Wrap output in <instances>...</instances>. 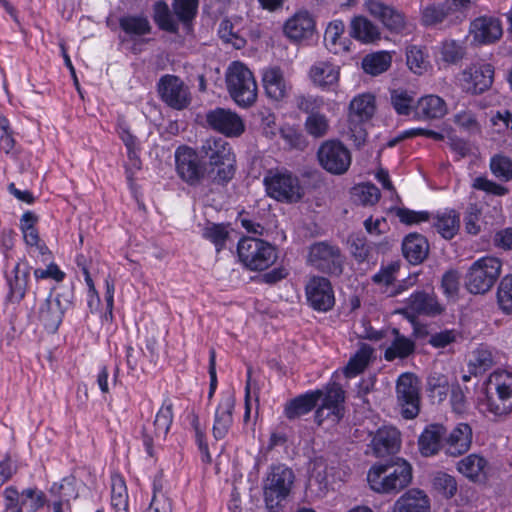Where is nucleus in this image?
Masks as SVG:
<instances>
[{
    "instance_id": "nucleus-1",
    "label": "nucleus",
    "mask_w": 512,
    "mask_h": 512,
    "mask_svg": "<svg viewBox=\"0 0 512 512\" xmlns=\"http://www.w3.org/2000/svg\"><path fill=\"white\" fill-rule=\"evenodd\" d=\"M412 479V466L402 458L384 464H374L367 473L370 489L383 495L398 494L410 485Z\"/></svg>"
},
{
    "instance_id": "nucleus-2",
    "label": "nucleus",
    "mask_w": 512,
    "mask_h": 512,
    "mask_svg": "<svg viewBox=\"0 0 512 512\" xmlns=\"http://www.w3.org/2000/svg\"><path fill=\"white\" fill-rule=\"evenodd\" d=\"M483 411L497 418L512 413V371L497 369L486 381V396L480 402Z\"/></svg>"
},
{
    "instance_id": "nucleus-3",
    "label": "nucleus",
    "mask_w": 512,
    "mask_h": 512,
    "mask_svg": "<svg viewBox=\"0 0 512 512\" xmlns=\"http://www.w3.org/2000/svg\"><path fill=\"white\" fill-rule=\"evenodd\" d=\"M200 153L208 160L207 166L213 183L229 182L235 174L236 159L231 145L220 137L206 139Z\"/></svg>"
},
{
    "instance_id": "nucleus-4",
    "label": "nucleus",
    "mask_w": 512,
    "mask_h": 512,
    "mask_svg": "<svg viewBox=\"0 0 512 512\" xmlns=\"http://www.w3.org/2000/svg\"><path fill=\"white\" fill-rule=\"evenodd\" d=\"M503 261L491 255L475 260L464 276V286L473 295H484L491 291L500 279Z\"/></svg>"
},
{
    "instance_id": "nucleus-5",
    "label": "nucleus",
    "mask_w": 512,
    "mask_h": 512,
    "mask_svg": "<svg viewBox=\"0 0 512 512\" xmlns=\"http://www.w3.org/2000/svg\"><path fill=\"white\" fill-rule=\"evenodd\" d=\"M227 91L232 100L241 108L256 103L258 86L252 71L242 62H232L225 73Z\"/></svg>"
},
{
    "instance_id": "nucleus-6",
    "label": "nucleus",
    "mask_w": 512,
    "mask_h": 512,
    "mask_svg": "<svg viewBox=\"0 0 512 512\" xmlns=\"http://www.w3.org/2000/svg\"><path fill=\"white\" fill-rule=\"evenodd\" d=\"M263 185L270 198L283 203H296L305 193L298 176L284 168L268 170Z\"/></svg>"
},
{
    "instance_id": "nucleus-7",
    "label": "nucleus",
    "mask_w": 512,
    "mask_h": 512,
    "mask_svg": "<svg viewBox=\"0 0 512 512\" xmlns=\"http://www.w3.org/2000/svg\"><path fill=\"white\" fill-rule=\"evenodd\" d=\"M175 167L178 177L190 187H198L211 178L205 159L198 151L188 146L176 149Z\"/></svg>"
},
{
    "instance_id": "nucleus-8",
    "label": "nucleus",
    "mask_w": 512,
    "mask_h": 512,
    "mask_svg": "<svg viewBox=\"0 0 512 512\" xmlns=\"http://www.w3.org/2000/svg\"><path fill=\"white\" fill-rule=\"evenodd\" d=\"M241 263L252 271H262L273 265L277 252L270 243L255 237H243L237 245Z\"/></svg>"
},
{
    "instance_id": "nucleus-9",
    "label": "nucleus",
    "mask_w": 512,
    "mask_h": 512,
    "mask_svg": "<svg viewBox=\"0 0 512 512\" xmlns=\"http://www.w3.org/2000/svg\"><path fill=\"white\" fill-rule=\"evenodd\" d=\"M294 483L293 471L283 464L274 465L263 483V494L266 507L275 512L289 496Z\"/></svg>"
},
{
    "instance_id": "nucleus-10",
    "label": "nucleus",
    "mask_w": 512,
    "mask_h": 512,
    "mask_svg": "<svg viewBox=\"0 0 512 512\" xmlns=\"http://www.w3.org/2000/svg\"><path fill=\"white\" fill-rule=\"evenodd\" d=\"M345 258L336 245L321 241L309 247L307 263L314 269L339 276L343 272Z\"/></svg>"
},
{
    "instance_id": "nucleus-11",
    "label": "nucleus",
    "mask_w": 512,
    "mask_h": 512,
    "mask_svg": "<svg viewBox=\"0 0 512 512\" xmlns=\"http://www.w3.org/2000/svg\"><path fill=\"white\" fill-rule=\"evenodd\" d=\"M322 391L321 405L315 412V420L318 425L327 422L328 426H334L343 417L344 391L336 383L327 385Z\"/></svg>"
},
{
    "instance_id": "nucleus-12",
    "label": "nucleus",
    "mask_w": 512,
    "mask_h": 512,
    "mask_svg": "<svg viewBox=\"0 0 512 512\" xmlns=\"http://www.w3.org/2000/svg\"><path fill=\"white\" fill-rule=\"evenodd\" d=\"M397 400L402 416L406 419L415 418L420 411V384L412 373L399 376L396 385Z\"/></svg>"
},
{
    "instance_id": "nucleus-13",
    "label": "nucleus",
    "mask_w": 512,
    "mask_h": 512,
    "mask_svg": "<svg viewBox=\"0 0 512 512\" xmlns=\"http://www.w3.org/2000/svg\"><path fill=\"white\" fill-rule=\"evenodd\" d=\"M368 338L375 341H382L380 348H385L384 358L393 361L397 358L403 359L411 355L415 349L414 342L400 334L397 329L373 331Z\"/></svg>"
},
{
    "instance_id": "nucleus-14",
    "label": "nucleus",
    "mask_w": 512,
    "mask_h": 512,
    "mask_svg": "<svg viewBox=\"0 0 512 512\" xmlns=\"http://www.w3.org/2000/svg\"><path fill=\"white\" fill-rule=\"evenodd\" d=\"M375 112V98L370 93L355 96L349 106V123L352 137L358 144L363 143L366 132L361 124L370 120Z\"/></svg>"
},
{
    "instance_id": "nucleus-15",
    "label": "nucleus",
    "mask_w": 512,
    "mask_h": 512,
    "mask_svg": "<svg viewBox=\"0 0 512 512\" xmlns=\"http://www.w3.org/2000/svg\"><path fill=\"white\" fill-rule=\"evenodd\" d=\"M161 100L175 110H183L191 102L189 88L178 76L166 74L157 84Z\"/></svg>"
},
{
    "instance_id": "nucleus-16",
    "label": "nucleus",
    "mask_w": 512,
    "mask_h": 512,
    "mask_svg": "<svg viewBox=\"0 0 512 512\" xmlns=\"http://www.w3.org/2000/svg\"><path fill=\"white\" fill-rule=\"evenodd\" d=\"M321 166L331 174H344L351 165L350 151L339 141L324 142L318 150Z\"/></svg>"
},
{
    "instance_id": "nucleus-17",
    "label": "nucleus",
    "mask_w": 512,
    "mask_h": 512,
    "mask_svg": "<svg viewBox=\"0 0 512 512\" xmlns=\"http://www.w3.org/2000/svg\"><path fill=\"white\" fill-rule=\"evenodd\" d=\"M493 79L494 67L488 63H477L464 69L459 81L465 92L477 95L488 90L493 84Z\"/></svg>"
},
{
    "instance_id": "nucleus-18",
    "label": "nucleus",
    "mask_w": 512,
    "mask_h": 512,
    "mask_svg": "<svg viewBox=\"0 0 512 512\" xmlns=\"http://www.w3.org/2000/svg\"><path fill=\"white\" fill-rule=\"evenodd\" d=\"M206 122L211 129L226 137H239L245 131L243 119L231 109L218 107L208 111Z\"/></svg>"
},
{
    "instance_id": "nucleus-19",
    "label": "nucleus",
    "mask_w": 512,
    "mask_h": 512,
    "mask_svg": "<svg viewBox=\"0 0 512 512\" xmlns=\"http://www.w3.org/2000/svg\"><path fill=\"white\" fill-rule=\"evenodd\" d=\"M305 294L308 304L316 311L327 312L335 304L332 284L323 276L311 277L305 286Z\"/></svg>"
},
{
    "instance_id": "nucleus-20",
    "label": "nucleus",
    "mask_w": 512,
    "mask_h": 512,
    "mask_svg": "<svg viewBox=\"0 0 512 512\" xmlns=\"http://www.w3.org/2000/svg\"><path fill=\"white\" fill-rule=\"evenodd\" d=\"M364 8L374 18L393 33H403L407 29V22L404 15L392 6L380 0H365Z\"/></svg>"
},
{
    "instance_id": "nucleus-21",
    "label": "nucleus",
    "mask_w": 512,
    "mask_h": 512,
    "mask_svg": "<svg viewBox=\"0 0 512 512\" xmlns=\"http://www.w3.org/2000/svg\"><path fill=\"white\" fill-rule=\"evenodd\" d=\"M39 217L32 211H26L20 218L19 228L23 235L25 244L28 246V252L31 255L40 256L42 261L50 258V251L45 242L40 238L36 225Z\"/></svg>"
},
{
    "instance_id": "nucleus-22",
    "label": "nucleus",
    "mask_w": 512,
    "mask_h": 512,
    "mask_svg": "<svg viewBox=\"0 0 512 512\" xmlns=\"http://www.w3.org/2000/svg\"><path fill=\"white\" fill-rule=\"evenodd\" d=\"M261 82L266 96L281 101L289 96L292 85L283 69L276 65L265 67L261 71Z\"/></svg>"
},
{
    "instance_id": "nucleus-23",
    "label": "nucleus",
    "mask_w": 512,
    "mask_h": 512,
    "mask_svg": "<svg viewBox=\"0 0 512 512\" xmlns=\"http://www.w3.org/2000/svg\"><path fill=\"white\" fill-rule=\"evenodd\" d=\"M173 422V404L169 399H165L158 410L153 423L154 432L151 433L147 427L143 428V443L146 452L153 455V440L164 439Z\"/></svg>"
},
{
    "instance_id": "nucleus-24",
    "label": "nucleus",
    "mask_w": 512,
    "mask_h": 512,
    "mask_svg": "<svg viewBox=\"0 0 512 512\" xmlns=\"http://www.w3.org/2000/svg\"><path fill=\"white\" fill-rule=\"evenodd\" d=\"M315 31V19L305 10L293 14L283 25L284 35L292 42H301L310 39Z\"/></svg>"
},
{
    "instance_id": "nucleus-25",
    "label": "nucleus",
    "mask_w": 512,
    "mask_h": 512,
    "mask_svg": "<svg viewBox=\"0 0 512 512\" xmlns=\"http://www.w3.org/2000/svg\"><path fill=\"white\" fill-rule=\"evenodd\" d=\"M59 295L50 294L38 307L36 316L40 324L51 333L57 331L62 322L64 310Z\"/></svg>"
},
{
    "instance_id": "nucleus-26",
    "label": "nucleus",
    "mask_w": 512,
    "mask_h": 512,
    "mask_svg": "<svg viewBox=\"0 0 512 512\" xmlns=\"http://www.w3.org/2000/svg\"><path fill=\"white\" fill-rule=\"evenodd\" d=\"M234 408L235 397L230 393L225 394L217 405L214 414L212 434L216 440L224 439L227 436L233 424Z\"/></svg>"
},
{
    "instance_id": "nucleus-27",
    "label": "nucleus",
    "mask_w": 512,
    "mask_h": 512,
    "mask_svg": "<svg viewBox=\"0 0 512 512\" xmlns=\"http://www.w3.org/2000/svg\"><path fill=\"white\" fill-rule=\"evenodd\" d=\"M391 512H431V501L424 490L411 488L393 503Z\"/></svg>"
},
{
    "instance_id": "nucleus-28",
    "label": "nucleus",
    "mask_w": 512,
    "mask_h": 512,
    "mask_svg": "<svg viewBox=\"0 0 512 512\" xmlns=\"http://www.w3.org/2000/svg\"><path fill=\"white\" fill-rule=\"evenodd\" d=\"M30 276V268L28 264L21 261L17 262L11 272L6 274L9 292L7 299L11 303H19L26 295L28 281Z\"/></svg>"
},
{
    "instance_id": "nucleus-29",
    "label": "nucleus",
    "mask_w": 512,
    "mask_h": 512,
    "mask_svg": "<svg viewBox=\"0 0 512 512\" xmlns=\"http://www.w3.org/2000/svg\"><path fill=\"white\" fill-rule=\"evenodd\" d=\"M401 446L400 432L393 426H383L371 440V448L377 457L398 452Z\"/></svg>"
},
{
    "instance_id": "nucleus-30",
    "label": "nucleus",
    "mask_w": 512,
    "mask_h": 512,
    "mask_svg": "<svg viewBox=\"0 0 512 512\" xmlns=\"http://www.w3.org/2000/svg\"><path fill=\"white\" fill-rule=\"evenodd\" d=\"M472 428L467 423H459L444 440L447 455L458 457L466 453L472 444Z\"/></svg>"
},
{
    "instance_id": "nucleus-31",
    "label": "nucleus",
    "mask_w": 512,
    "mask_h": 512,
    "mask_svg": "<svg viewBox=\"0 0 512 512\" xmlns=\"http://www.w3.org/2000/svg\"><path fill=\"white\" fill-rule=\"evenodd\" d=\"M502 26L498 19L480 17L470 25L473 41L478 44H488L497 41L502 36Z\"/></svg>"
},
{
    "instance_id": "nucleus-32",
    "label": "nucleus",
    "mask_w": 512,
    "mask_h": 512,
    "mask_svg": "<svg viewBox=\"0 0 512 512\" xmlns=\"http://www.w3.org/2000/svg\"><path fill=\"white\" fill-rule=\"evenodd\" d=\"M446 429L441 424H430L425 427L418 438V447L421 455L430 457L436 455L444 448Z\"/></svg>"
},
{
    "instance_id": "nucleus-33",
    "label": "nucleus",
    "mask_w": 512,
    "mask_h": 512,
    "mask_svg": "<svg viewBox=\"0 0 512 512\" xmlns=\"http://www.w3.org/2000/svg\"><path fill=\"white\" fill-rule=\"evenodd\" d=\"M309 78L320 88L335 87L339 82L340 67L327 60L317 61L309 70Z\"/></svg>"
},
{
    "instance_id": "nucleus-34",
    "label": "nucleus",
    "mask_w": 512,
    "mask_h": 512,
    "mask_svg": "<svg viewBox=\"0 0 512 512\" xmlns=\"http://www.w3.org/2000/svg\"><path fill=\"white\" fill-rule=\"evenodd\" d=\"M446 112L445 101L434 94L421 97L415 105V115L422 120L441 118Z\"/></svg>"
},
{
    "instance_id": "nucleus-35",
    "label": "nucleus",
    "mask_w": 512,
    "mask_h": 512,
    "mask_svg": "<svg viewBox=\"0 0 512 512\" xmlns=\"http://www.w3.org/2000/svg\"><path fill=\"white\" fill-rule=\"evenodd\" d=\"M345 25L341 20L329 23L324 33L326 48L334 53L341 54L349 50L350 40L344 36Z\"/></svg>"
},
{
    "instance_id": "nucleus-36",
    "label": "nucleus",
    "mask_w": 512,
    "mask_h": 512,
    "mask_svg": "<svg viewBox=\"0 0 512 512\" xmlns=\"http://www.w3.org/2000/svg\"><path fill=\"white\" fill-rule=\"evenodd\" d=\"M322 395V390H315L291 400L287 403L284 410L286 417L288 419H296L309 413L316 406Z\"/></svg>"
},
{
    "instance_id": "nucleus-37",
    "label": "nucleus",
    "mask_w": 512,
    "mask_h": 512,
    "mask_svg": "<svg viewBox=\"0 0 512 512\" xmlns=\"http://www.w3.org/2000/svg\"><path fill=\"white\" fill-rule=\"evenodd\" d=\"M407 309L415 314L437 315L442 308L434 295L417 291L407 299Z\"/></svg>"
},
{
    "instance_id": "nucleus-38",
    "label": "nucleus",
    "mask_w": 512,
    "mask_h": 512,
    "mask_svg": "<svg viewBox=\"0 0 512 512\" xmlns=\"http://www.w3.org/2000/svg\"><path fill=\"white\" fill-rule=\"evenodd\" d=\"M428 242L420 234H409L402 243L403 254L413 264L422 262L428 254Z\"/></svg>"
},
{
    "instance_id": "nucleus-39",
    "label": "nucleus",
    "mask_w": 512,
    "mask_h": 512,
    "mask_svg": "<svg viewBox=\"0 0 512 512\" xmlns=\"http://www.w3.org/2000/svg\"><path fill=\"white\" fill-rule=\"evenodd\" d=\"M457 471L472 481H478L485 477L487 461L477 454H470L457 463Z\"/></svg>"
},
{
    "instance_id": "nucleus-40",
    "label": "nucleus",
    "mask_w": 512,
    "mask_h": 512,
    "mask_svg": "<svg viewBox=\"0 0 512 512\" xmlns=\"http://www.w3.org/2000/svg\"><path fill=\"white\" fill-rule=\"evenodd\" d=\"M350 34L362 43H373L380 39L379 28L363 16L352 19Z\"/></svg>"
},
{
    "instance_id": "nucleus-41",
    "label": "nucleus",
    "mask_w": 512,
    "mask_h": 512,
    "mask_svg": "<svg viewBox=\"0 0 512 512\" xmlns=\"http://www.w3.org/2000/svg\"><path fill=\"white\" fill-rule=\"evenodd\" d=\"M433 226L445 239H452L459 231L460 217L454 210H446L434 216Z\"/></svg>"
},
{
    "instance_id": "nucleus-42",
    "label": "nucleus",
    "mask_w": 512,
    "mask_h": 512,
    "mask_svg": "<svg viewBox=\"0 0 512 512\" xmlns=\"http://www.w3.org/2000/svg\"><path fill=\"white\" fill-rule=\"evenodd\" d=\"M373 348L368 344H360L356 353L350 358L346 367L344 368V374L346 377L352 378L362 373L368 366L372 356Z\"/></svg>"
},
{
    "instance_id": "nucleus-43",
    "label": "nucleus",
    "mask_w": 512,
    "mask_h": 512,
    "mask_svg": "<svg viewBox=\"0 0 512 512\" xmlns=\"http://www.w3.org/2000/svg\"><path fill=\"white\" fill-rule=\"evenodd\" d=\"M421 21L425 26H436L439 24L456 23L446 8L444 2L434 3L423 8L421 12Z\"/></svg>"
},
{
    "instance_id": "nucleus-44",
    "label": "nucleus",
    "mask_w": 512,
    "mask_h": 512,
    "mask_svg": "<svg viewBox=\"0 0 512 512\" xmlns=\"http://www.w3.org/2000/svg\"><path fill=\"white\" fill-rule=\"evenodd\" d=\"M77 480L73 476L64 477L59 482H54L49 493L55 499L53 501H62L65 503L71 502L78 497Z\"/></svg>"
},
{
    "instance_id": "nucleus-45",
    "label": "nucleus",
    "mask_w": 512,
    "mask_h": 512,
    "mask_svg": "<svg viewBox=\"0 0 512 512\" xmlns=\"http://www.w3.org/2000/svg\"><path fill=\"white\" fill-rule=\"evenodd\" d=\"M392 63V55L387 51H379L368 54L363 58L362 67L370 75L377 76L389 69Z\"/></svg>"
},
{
    "instance_id": "nucleus-46",
    "label": "nucleus",
    "mask_w": 512,
    "mask_h": 512,
    "mask_svg": "<svg viewBox=\"0 0 512 512\" xmlns=\"http://www.w3.org/2000/svg\"><path fill=\"white\" fill-rule=\"evenodd\" d=\"M406 62L409 69L417 75L424 74L430 68L428 54L420 46L412 45L407 48Z\"/></svg>"
},
{
    "instance_id": "nucleus-47",
    "label": "nucleus",
    "mask_w": 512,
    "mask_h": 512,
    "mask_svg": "<svg viewBox=\"0 0 512 512\" xmlns=\"http://www.w3.org/2000/svg\"><path fill=\"white\" fill-rule=\"evenodd\" d=\"M498 362V354L493 349L485 346L477 348L472 355L470 365L474 369V373H481Z\"/></svg>"
},
{
    "instance_id": "nucleus-48",
    "label": "nucleus",
    "mask_w": 512,
    "mask_h": 512,
    "mask_svg": "<svg viewBox=\"0 0 512 512\" xmlns=\"http://www.w3.org/2000/svg\"><path fill=\"white\" fill-rule=\"evenodd\" d=\"M466 53L464 41L446 39L439 46V54L442 61L448 64H455L463 59Z\"/></svg>"
},
{
    "instance_id": "nucleus-49",
    "label": "nucleus",
    "mask_w": 512,
    "mask_h": 512,
    "mask_svg": "<svg viewBox=\"0 0 512 512\" xmlns=\"http://www.w3.org/2000/svg\"><path fill=\"white\" fill-rule=\"evenodd\" d=\"M111 505L115 512H128V494L124 480L119 476L112 478Z\"/></svg>"
},
{
    "instance_id": "nucleus-50",
    "label": "nucleus",
    "mask_w": 512,
    "mask_h": 512,
    "mask_svg": "<svg viewBox=\"0 0 512 512\" xmlns=\"http://www.w3.org/2000/svg\"><path fill=\"white\" fill-rule=\"evenodd\" d=\"M154 21L160 29L176 33L178 31V23L170 12L165 2H157L154 5Z\"/></svg>"
},
{
    "instance_id": "nucleus-51",
    "label": "nucleus",
    "mask_w": 512,
    "mask_h": 512,
    "mask_svg": "<svg viewBox=\"0 0 512 512\" xmlns=\"http://www.w3.org/2000/svg\"><path fill=\"white\" fill-rule=\"evenodd\" d=\"M119 23L123 31L129 35L142 36L151 31V25L144 16H125Z\"/></svg>"
},
{
    "instance_id": "nucleus-52",
    "label": "nucleus",
    "mask_w": 512,
    "mask_h": 512,
    "mask_svg": "<svg viewBox=\"0 0 512 512\" xmlns=\"http://www.w3.org/2000/svg\"><path fill=\"white\" fill-rule=\"evenodd\" d=\"M432 486L445 498H452L457 492L456 479L445 472L438 471L432 477Z\"/></svg>"
},
{
    "instance_id": "nucleus-53",
    "label": "nucleus",
    "mask_w": 512,
    "mask_h": 512,
    "mask_svg": "<svg viewBox=\"0 0 512 512\" xmlns=\"http://www.w3.org/2000/svg\"><path fill=\"white\" fill-rule=\"evenodd\" d=\"M454 124L463 132L477 134L481 131V125L471 110H461L453 116Z\"/></svg>"
},
{
    "instance_id": "nucleus-54",
    "label": "nucleus",
    "mask_w": 512,
    "mask_h": 512,
    "mask_svg": "<svg viewBox=\"0 0 512 512\" xmlns=\"http://www.w3.org/2000/svg\"><path fill=\"white\" fill-rule=\"evenodd\" d=\"M497 303L505 314H512V275H506L497 289Z\"/></svg>"
},
{
    "instance_id": "nucleus-55",
    "label": "nucleus",
    "mask_w": 512,
    "mask_h": 512,
    "mask_svg": "<svg viewBox=\"0 0 512 512\" xmlns=\"http://www.w3.org/2000/svg\"><path fill=\"white\" fill-rule=\"evenodd\" d=\"M391 103L399 115H409L414 105V95L404 89L391 91Z\"/></svg>"
},
{
    "instance_id": "nucleus-56",
    "label": "nucleus",
    "mask_w": 512,
    "mask_h": 512,
    "mask_svg": "<svg viewBox=\"0 0 512 512\" xmlns=\"http://www.w3.org/2000/svg\"><path fill=\"white\" fill-rule=\"evenodd\" d=\"M399 269L400 265L397 262L383 266L376 274L373 275L372 281L381 289L385 288L384 292H388V288L394 283Z\"/></svg>"
},
{
    "instance_id": "nucleus-57",
    "label": "nucleus",
    "mask_w": 512,
    "mask_h": 512,
    "mask_svg": "<svg viewBox=\"0 0 512 512\" xmlns=\"http://www.w3.org/2000/svg\"><path fill=\"white\" fill-rule=\"evenodd\" d=\"M492 174L503 181L512 179V160L504 155H495L490 160Z\"/></svg>"
},
{
    "instance_id": "nucleus-58",
    "label": "nucleus",
    "mask_w": 512,
    "mask_h": 512,
    "mask_svg": "<svg viewBox=\"0 0 512 512\" xmlns=\"http://www.w3.org/2000/svg\"><path fill=\"white\" fill-rule=\"evenodd\" d=\"M427 389L432 397H438V400L442 401L449 390V380L447 376L439 372H432L427 379Z\"/></svg>"
},
{
    "instance_id": "nucleus-59",
    "label": "nucleus",
    "mask_w": 512,
    "mask_h": 512,
    "mask_svg": "<svg viewBox=\"0 0 512 512\" xmlns=\"http://www.w3.org/2000/svg\"><path fill=\"white\" fill-rule=\"evenodd\" d=\"M202 236L212 242L219 252L225 246L228 231L222 224H209L203 229Z\"/></svg>"
},
{
    "instance_id": "nucleus-60",
    "label": "nucleus",
    "mask_w": 512,
    "mask_h": 512,
    "mask_svg": "<svg viewBox=\"0 0 512 512\" xmlns=\"http://www.w3.org/2000/svg\"><path fill=\"white\" fill-rule=\"evenodd\" d=\"M305 128L313 137H323L328 132L329 121L323 114L312 113L305 121Z\"/></svg>"
},
{
    "instance_id": "nucleus-61",
    "label": "nucleus",
    "mask_w": 512,
    "mask_h": 512,
    "mask_svg": "<svg viewBox=\"0 0 512 512\" xmlns=\"http://www.w3.org/2000/svg\"><path fill=\"white\" fill-rule=\"evenodd\" d=\"M199 0H174L173 11L182 22L190 21L195 17Z\"/></svg>"
},
{
    "instance_id": "nucleus-62",
    "label": "nucleus",
    "mask_w": 512,
    "mask_h": 512,
    "mask_svg": "<svg viewBox=\"0 0 512 512\" xmlns=\"http://www.w3.org/2000/svg\"><path fill=\"white\" fill-rule=\"evenodd\" d=\"M21 493L14 486H8L3 491L4 510L3 512H23L25 502L20 501Z\"/></svg>"
},
{
    "instance_id": "nucleus-63",
    "label": "nucleus",
    "mask_w": 512,
    "mask_h": 512,
    "mask_svg": "<svg viewBox=\"0 0 512 512\" xmlns=\"http://www.w3.org/2000/svg\"><path fill=\"white\" fill-rule=\"evenodd\" d=\"M355 195L364 205H374L380 199L379 189L370 183L362 184L354 188Z\"/></svg>"
},
{
    "instance_id": "nucleus-64",
    "label": "nucleus",
    "mask_w": 512,
    "mask_h": 512,
    "mask_svg": "<svg viewBox=\"0 0 512 512\" xmlns=\"http://www.w3.org/2000/svg\"><path fill=\"white\" fill-rule=\"evenodd\" d=\"M172 506L165 493L154 483L153 497L146 512H171Z\"/></svg>"
}]
</instances>
